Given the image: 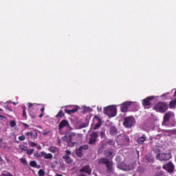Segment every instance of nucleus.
Instances as JSON below:
<instances>
[{"label":"nucleus","mask_w":176,"mask_h":176,"mask_svg":"<svg viewBox=\"0 0 176 176\" xmlns=\"http://www.w3.org/2000/svg\"><path fill=\"white\" fill-rule=\"evenodd\" d=\"M116 141L120 146H127L130 144V138L126 134H121L116 137Z\"/></svg>","instance_id":"f257e3e1"},{"label":"nucleus","mask_w":176,"mask_h":176,"mask_svg":"<svg viewBox=\"0 0 176 176\" xmlns=\"http://www.w3.org/2000/svg\"><path fill=\"white\" fill-rule=\"evenodd\" d=\"M103 112L105 115H107L109 118H115L116 113H118V110L116 107L111 105L104 107Z\"/></svg>","instance_id":"f03ea898"},{"label":"nucleus","mask_w":176,"mask_h":176,"mask_svg":"<svg viewBox=\"0 0 176 176\" xmlns=\"http://www.w3.org/2000/svg\"><path fill=\"white\" fill-rule=\"evenodd\" d=\"M100 164H105L107 170V173H113V162L108 160V158H100L98 161Z\"/></svg>","instance_id":"7ed1b4c3"},{"label":"nucleus","mask_w":176,"mask_h":176,"mask_svg":"<svg viewBox=\"0 0 176 176\" xmlns=\"http://www.w3.org/2000/svg\"><path fill=\"white\" fill-rule=\"evenodd\" d=\"M135 124V118L133 116L126 117L124 119L123 126L126 129H131Z\"/></svg>","instance_id":"20e7f679"},{"label":"nucleus","mask_w":176,"mask_h":176,"mask_svg":"<svg viewBox=\"0 0 176 176\" xmlns=\"http://www.w3.org/2000/svg\"><path fill=\"white\" fill-rule=\"evenodd\" d=\"M76 134L72 133L68 136H65L64 138V140L68 142L69 146H75V144H76Z\"/></svg>","instance_id":"39448f33"},{"label":"nucleus","mask_w":176,"mask_h":176,"mask_svg":"<svg viewBox=\"0 0 176 176\" xmlns=\"http://www.w3.org/2000/svg\"><path fill=\"white\" fill-rule=\"evenodd\" d=\"M154 109L158 112H166L168 109V106L165 102H159L157 104L155 105Z\"/></svg>","instance_id":"423d86ee"},{"label":"nucleus","mask_w":176,"mask_h":176,"mask_svg":"<svg viewBox=\"0 0 176 176\" xmlns=\"http://www.w3.org/2000/svg\"><path fill=\"white\" fill-rule=\"evenodd\" d=\"M156 159H157V160H160V162H167V160H170V159H171V153H166L157 154Z\"/></svg>","instance_id":"0eeeda50"},{"label":"nucleus","mask_w":176,"mask_h":176,"mask_svg":"<svg viewBox=\"0 0 176 176\" xmlns=\"http://www.w3.org/2000/svg\"><path fill=\"white\" fill-rule=\"evenodd\" d=\"M98 138V132L94 131L90 135V138L89 139L88 144L89 145H96V142H97V140Z\"/></svg>","instance_id":"6e6552de"},{"label":"nucleus","mask_w":176,"mask_h":176,"mask_svg":"<svg viewBox=\"0 0 176 176\" xmlns=\"http://www.w3.org/2000/svg\"><path fill=\"white\" fill-rule=\"evenodd\" d=\"M36 157H44V159H47V160H52L53 159V154L47 153L45 151H41V153H36L35 155Z\"/></svg>","instance_id":"1a4fd4ad"},{"label":"nucleus","mask_w":176,"mask_h":176,"mask_svg":"<svg viewBox=\"0 0 176 176\" xmlns=\"http://www.w3.org/2000/svg\"><path fill=\"white\" fill-rule=\"evenodd\" d=\"M94 122H96L94 127V130H98V129H100L101 126H102V122L101 121V118H100V116H94Z\"/></svg>","instance_id":"9d476101"},{"label":"nucleus","mask_w":176,"mask_h":176,"mask_svg":"<svg viewBox=\"0 0 176 176\" xmlns=\"http://www.w3.org/2000/svg\"><path fill=\"white\" fill-rule=\"evenodd\" d=\"M162 168L166 170V171H168V173H174V164L171 162H169L166 164L164 165Z\"/></svg>","instance_id":"9b49d317"},{"label":"nucleus","mask_w":176,"mask_h":176,"mask_svg":"<svg viewBox=\"0 0 176 176\" xmlns=\"http://www.w3.org/2000/svg\"><path fill=\"white\" fill-rule=\"evenodd\" d=\"M25 134L26 137H28V140H29V138H33V140H36V138H38V132H36V130L35 129L30 132H26Z\"/></svg>","instance_id":"f8f14e48"},{"label":"nucleus","mask_w":176,"mask_h":176,"mask_svg":"<svg viewBox=\"0 0 176 176\" xmlns=\"http://www.w3.org/2000/svg\"><path fill=\"white\" fill-rule=\"evenodd\" d=\"M133 104V102L126 101L124 103L121 104L120 105V111L121 112H127V110L129 109V107Z\"/></svg>","instance_id":"ddd939ff"},{"label":"nucleus","mask_w":176,"mask_h":176,"mask_svg":"<svg viewBox=\"0 0 176 176\" xmlns=\"http://www.w3.org/2000/svg\"><path fill=\"white\" fill-rule=\"evenodd\" d=\"M69 107L72 108V109H65V113H67L68 115L75 113V112H78V110L79 109V107L77 105L69 106Z\"/></svg>","instance_id":"4468645a"},{"label":"nucleus","mask_w":176,"mask_h":176,"mask_svg":"<svg viewBox=\"0 0 176 176\" xmlns=\"http://www.w3.org/2000/svg\"><path fill=\"white\" fill-rule=\"evenodd\" d=\"M79 173H85L88 175H91V168L89 165H85L80 169Z\"/></svg>","instance_id":"2eb2a0df"},{"label":"nucleus","mask_w":176,"mask_h":176,"mask_svg":"<svg viewBox=\"0 0 176 176\" xmlns=\"http://www.w3.org/2000/svg\"><path fill=\"white\" fill-rule=\"evenodd\" d=\"M173 116H174V113H173L171 111L167 112L164 116L163 123H168V122H170V118H173Z\"/></svg>","instance_id":"dca6fc26"},{"label":"nucleus","mask_w":176,"mask_h":176,"mask_svg":"<svg viewBox=\"0 0 176 176\" xmlns=\"http://www.w3.org/2000/svg\"><path fill=\"white\" fill-rule=\"evenodd\" d=\"M153 98H155V97L153 96H148L144 98L142 102V105L144 107H149V105H151V101H152Z\"/></svg>","instance_id":"f3484780"},{"label":"nucleus","mask_w":176,"mask_h":176,"mask_svg":"<svg viewBox=\"0 0 176 176\" xmlns=\"http://www.w3.org/2000/svg\"><path fill=\"white\" fill-rule=\"evenodd\" d=\"M69 122L67 120H63L58 124V129L62 130L64 127H69Z\"/></svg>","instance_id":"a211bd4d"},{"label":"nucleus","mask_w":176,"mask_h":176,"mask_svg":"<svg viewBox=\"0 0 176 176\" xmlns=\"http://www.w3.org/2000/svg\"><path fill=\"white\" fill-rule=\"evenodd\" d=\"M104 155L106 157H109L110 159H112L115 156V152L113 150H107L104 151Z\"/></svg>","instance_id":"6ab92c4d"},{"label":"nucleus","mask_w":176,"mask_h":176,"mask_svg":"<svg viewBox=\"0 0 176 176\" xmlns=\"http://www.w3.org/2000/svg\"><path fill=\"white\" fill-rule=\"evenodd\" d=\"M107 145H108V143L107 142H101L100 147L98 150V153H101V152H102V151H104V149L107 148Z\"/></svg>","instance_id":"aec40b11"},{"label":"nucleus","mask_w":176,"mask_h":176,"mask_svg":"<svg viewBox=\"0 0 176 176\" xmlns=\"http://www.w3.org/2000/svg\"><path fill=\"white\" fill-rule=\"evenodd\" d=\"M63 159L67 164H71L72 163V160L69 157V155H63Z\"/></svg>","instance_id":"412c9836"},{"label":"nucleus","mask_w":176,"mask_h":176,"mask_svg":"<svg viewBox=\"0 0 176 176\" xmlns=\"http://www.w3.org/2000/svg\"><path fill=\"white\" fill-rule=\"evenodd\" d=\"M109 133L111 135H116L118 134V129L114 126H111Z\"/></svg>","instance_id":"4be33fe9"},{"label":"nucleus","mask_w":176,"mask_h":176,"mask_svg":"<svg viewBox=\"0 0 176 176\" xmlns=\"http://www.w3.org/2000/svg\"><path fill=\"white\" fill-rule=\"evenodd\" d=\"M146 140V135L145 134H143L141 137H140L138 139V144H144L145 141Z\"/></svg>","instance_id":"5701e85b"},{"label":"nucleus","mask_w":176,"mask_h":176,"mask_svg":"<svg viewBox=\"0 0 176 176\" xmlns=\"http://www.w3.org/2000/svg\"><path fill=\"white\" fill-rule=\"evenodd\" d=\"M48 151H50V152H52V153H57V152H58V148H57L54 146H51L48 148Z\"/></svg>","instance_id":"b1692460"},{"label":"nucleus","mask_w":176,"mask_h":176,"mask_svg":"<svg viewBox=\"0 0 176 176\" xmlns=\"http://www.w3.org/2000/svg\"><path fill=\"white\" fill-rule=\"evenodd\" d=\"M76 155L78 157H82V156H83V151L79 147L78 149L76 151Z\"/></svg>","instance_id":"393cba45"},{"label":"nucleus","mask_w":176,"mask_h":176,"mask_svg":"<svg viewBox=\"0 0 176 176\" xmlns=\"http://www.w3.org/2000/svg\"><path fill=\"white\" fill-rule=\"evenodd\" d=\"M63 116H65V113H64V111H63V110H60L56 116V118H57V119H60L61 118H63Z\"/></svg>","instance_id":"a878e982"},{"label":"nucleus","mask_w":176,"mask_h":176,"mask_svg":"<svg viewBox=\"0 0 176 176\" xmlns=\"http://www.w3.org/2000/svg\"><path fill=\"white\" fill-rule=\"evenodd\" d=\"M153 151L155 153H157V155H162V153H160V152H162L160 147L156 146L155 147L153 148Z\"/></svg>","instance_id":"bb28decb"},{"label":"nucleus","mask_w":176,"mask_h":176,"mask_svg":"<svg viewBox=\"0 0 176 176\" xmlns=\"http://www.w3.org/2000/svg\"><path fill=\"white\" fill-rule=\"evenodd\" d=\"M107 142V145H109L110 146H115V140L113 139H109Z\"/></svg>","instance_id":"cd10ccee"},{"label":"nucleus","mask_w":176,"mask_h":176,"mask_svg":"<svg viewBox=\"0 0 176 176\" xmlns=\"http://www.w3.org/2000/svg\"><path fill=\"white\" fill-rule=\"evenodd\" d=\"M145 159L148 162H153V157H152V155H146L145 156Z\"/></svg>","instance_id":"c85d7f7f"},{"label":"nucleus","mask_w":176,"mask_h":176,"mask_svg":"<svg viewBox=\"0 0 176 176\" xmlns=\"http://www.w3.org/2000/svg\"><path fill=\"white\" fill-rule=\"evenodd\" d=\"M2 176H13L10 172H8L6 170H3L1 173Z\"/></svg>","instance_id":"c756f323"},{"label":"nucleus","mask_w":176,"mask_h":176,"mask_svg":"<svg viewBox=\"0 0 176 176\" xmlns=\"http://www.w3.org/2000/svg\"><path fill=\"white\" fill-rule=\"evenodd\" d=\"M19 149L21 152H24V151H27L28 149V147L24 145H19Z\"/></svg>","instance_id":"7c9ffc66"},{"label":"nucleus","mask_w":176,"mask_h":176,"mask_svg":"<svg viewBox=\"0 0 176 176\" xmlns=\"http://www.w3.org/2000/svg\"><path fill=\"white\" fill-rule=\"evenodd\" d=\"M81 151H87V149H89V145L85 144V145H82L81 146L79 147Z\"/></svg>","instance_id":"2f4dec72"},{"label":"nucleus","mask_w":176,"mask_h":176,"mask_svg":"<svg viewBox=\"0 0 176 176\" xmlns=\"http://www.w3.org/2000/svg\"><path fill=\"white\" fill-rule=\"evenodd\" d=\"M22 109H23L22 116H23V118H24V119H25L27 118V112L25 111V107H22Z\"/></svg>","instance_id":"473e14b6"},{"label":"nucleus","mask_w":176,"mask_h":176,"mask_svg":"<svg viewBox=\"0 0 176 176\" xmlns=\"http://www.w3.org/2000/svg\"><path fill=\"white\" fill-rule=\"evenodd\" d=\"M85 127H87V124L81 123L79 124V129H85Z\"/></svg>","instance_id":"72a5a7b5"},{"label":"nucleus","mask_w":176,"mask_h":176,"mask_svg":"<svg viewBox=\"0 0 176 176\" xmlns=\"http://www.w3.org/2000/svg\"><path fill=\"white\" fill-rule=\"evenodd\" d=\"M27 151H26V153H27V155H32V153H34V148H32V149H28V150H26Z\"/></svg>","instance_id":"f704fd0d"},{"label":"nucleus","mask_w":176,"mask_h":176,"mask_svg":"<svg viewBox=\"0 0 176 176\" xmlns=\"http://www.w3.org/2000/svg\"><path fill=\"white\" fill-rule=\"evenodd\" d=\"M30 167H36V162L35 161H32L30 162Z\"/></svg>","instance_id":"c9c22d12"},{"label":"nucleus","mask_w":176,"mask_h":176,"mask_svg":"<svg viewBox=\"0 0 176 176\" xmlns=\"http://www.w3.org/2000/svg\"><path fill=\"white\" fill-rule=\"evenodd\" d=\"M38 175L39 176H44L45 175V172L43 171V169H40L38 172Z\"/></svg>","instance_id":"e433bc0d"},{"label":"nucleus","mask_w":176,"mask_h":176,"mask_svg":"<svg viewBox=\"0 0 176 176\" xmlns=\"http://www.w3.org/2000/svg\"><path fill=\"white\" fill-rule=\"evenodd\" d=\"M30 146H32V148H35L36 146V143L33 142H28Z\"/></svg>","instance_id":"4c0bfd02"},{"label":"nucleus","mask_w":176,"mask_h":176,"mask_svg":"<svg viewBox=\"0 0 176 176\" xmlns=\"http://www.w3.org/2000/svg\"><path fill=\"white\" fill-rule=\"evenodd\" d=\"M16 121H14V120L10 121V127H14V126H16Z\"/></svg>","instance_id":"58836bf2"},{"label":"nucleus","mask_w":176,"mask_h":176,"mask_svg":"<svg viewBox=\"0 0 176 176\" xmlns=\"http://www.w3.org/2000/svg\"><path fill=\"white\" fill-rule=\"evenodd\" d=\"M18 140H19V141H24L25 140V136L22 135L18 138Z\"/></svg>","instance_id":"ea45409f"},{"label":"nucleus","mask_w":176,"mask_h":176,"mask_svg":"<svg viewBox=\"0 0 176 176\" xmlns=\"http://www.w3.org/2000/svg\"><path fill=\"white\" fill-rule=\"evenodd\" d=\"M175 106V102L174 101H171V102H169L170 108H173Z\"/></svg>","instance_id":"a19ab883"},{"label":"nucleus","mask_w":176,"mask_h":176,"mask_svg":"<svg viewBox=\"0 0 176 176\" xmlns=\"http://www.w3.org/2000/svg\"><path fill=\"white\" fill-rule=\"evenodd\" d=\"M155 176H166V175H164V172L161 171L157 173Z\"/></svg>","instance_id":"79ce46f5"},{"label":"nucleus","mask_w":176,"mask_h":176,"mask_svg":"<svg viewBox=\"0 0 176 176\" xmlns=\"http://www.w3.org/2000/svg\"><path fill=\"white\" fill-rule=\"evenodd\" d=\"M20 162L23 163V164H25L27 163V160H25V158H21Z\"/></svg>","instance_id":"37998d69"},{"label":"nucleus","mask_w":176,"mask_h":176,"mask_svg":"<svg viewBox=\"0 0 176 176\" xmlns=\"http://www.w3.org/2000/svg\"><path fill=\"white\" fill-rule=\"evenodd\" d=\"M30 116L32 118H33V119L35 118V116H36L35 113H32L31 111H30Z\"/></svg>","instance_id":"c03bdc74"},{"label":"nucleus","mask_w":176,"mask_h":176,"mask_svg":"<svg viewBox=\"0 0 176 176\" xmlns=\"http://www.w3.org/2000/svg\"><path fill=\"white\" fill-rule=\"evenodd\" d=\"M23 126H24V129H27V127H30V125L26 123H22Z\"/></svg>","instance_id":"a18cd8bd"},{"label":"nucleus","mask_w":176,"mask_h":176,"mask_svg":"<svg viewBox=\"0 0 176 176\" xmlns=\"http://www.w3.org/2000/svg\"><path fill=\"white\" fill-rule=\"evenodd\" d=\"M100 137L102 138L103 137H105V132L101 131L100 132Z\"/></svg>","instance_id":"49530a36"},{"label":"nucleus","mask_w":176,"mask_h":176,"mask_svg":"<svg viewBox=\"0 0 176 176\" xmlns=\"http://www.w3.org/2000/svg\"><path fill=\"white\" fill-rule=\"evenodd\" d=\"M65 152H66V155L67 156H69V155H71V153H72L71 151H69V150H67Z\"/></svg>","instance_id":"de8ad7c7"},{"label":"nucleus","mask_w":176,"mask_h":176,"mask_svg":"<svg viewBox=\"0 0 176 176\" xmlns=\"http://www.w3.org/2000/svg\"><path fill=\"white\" fill-rule=\"evenodd\" d=\"M32 107H34V104L28 103V108H32Z\"/></svg>","instance_id":"09e8293b"},{"label":"nucleus","mask_w":176,"mask_h":176,"mask_svg":"<svg viewBox=\"0 0 176 176\" xmlns=\"http://www.w3.org/2000/svg\"><path fill=\"white\" fill-rule=\"evenodd\" d=\"M49 133H50V131H44L43 133V135H47V134H49Z\"/></svg>","instance_id":"8fccbe9b"},{"label":"nucleus","mask_w":176,"mask_h":176,"mask_svg":"<svg viewBox=\"0 0 176 176\" xmlns=\"http://www.w3.org/2000/svg\"><path fill=\"white\" fill-rule=\"evenodd\" d=\"M0 118H1V120H3V119H6V117H5L1 114H0Z\"/></svg>","instance_id":"3c124183"},{"label":"nucleus","mask_w":176,"mask_h":176,"mask_svg":"<svg viewBox=\"0 0 176 176\" xmlns=\"http://www.w3.org/2000/svg\"><path fill=\"white\" fill-rule=\"evenodd\" d=\"M36 148H37L38 149H41V145H38V144H36Z\"/></svg>","instance_id":"603ef678"},{"label":"nucleus","mask_w":176,"mask_h":176,"mask_svg":"<svg viewBox=\"0 0 176 176\" xmlns=\"http://www.w3.org/2000/svg\"><path fill=\"white\" fill-rule=\"evenodd\" d=\"M38 118H43V113H41L39 115Z\"/></svg>","instance_id":"864d4df0"},{"label":"nucleus","mask_w":176,"mask_h":176,"mask_svg":"<svg viewBox=\"0 0 176 176\" xmlns=\"http://www.w3.org/2000/svg\"><path fill=\"white\" fill-rule=\"evenodd\" d=\"M35 168H41V165H38V164H36V167H35Z\"/></svg>","instance_id":"5fc2aeb1"},{"label":"nucleus","mask_w":176,"mask_h":176,"mask_svg":"<svg viewBox=\"0 0 176 176\" xmlns=\"http://www.w3.org/2000/svg\"><path fill=\"white\" fill-rule=\"evenodd\" d=\"M41 112L43 113L45 111V107L41 109Z\"/></svg>","instance_id":"6e6d98bb"},{"label":"nucleus","mask_w":176,"mask_h":176,"mask_svg":"<svg viewBox=\"0 0 176 176\" xmlns=\"http://www.w3.org/2000/svg\"><path fill=\"white\" fill-rule=\"evenodd\" d=\"M2 112H3V110L0 108V113H2Z\"/></svg>","instance_id":"4d7b16f0"},{"label":"nucleus","mask_w":176,"mask_h":176,"mask_svg":"<svg viewBox=\"0 0 176 176\" xmlns=\"http://www.w3.org/2000/svg\"><path fill=\"white\" fill-rule=\"evenodd\" d=\"M5 108L6 109H9V106H6Z\"/></svg>","instance_id":"13d9d810"},{"label":"nucleus","mask_w":176,"mask_h":176,"mask_svg":"<svg viewBox=\"0 0 176 176\" xmlns=\"http://www.w3.org/2000/svg\"><path fill=\"white\" fill-rule=\"evenodd\" d=\"M3 142V139H0V143Z\"/></svg>","instance_id":"bf43d9fd"},{"label":"nucleus","mask_w":176,"mask_h":176,"mask_svg":"<svg viewBox=\"0 0 176 176\" xmlns=\"http://www.w3.org/2000/svg\"><path fill=\"white\" fill-rule=\"evenodd\" d=\"M57 141H58V144L60 145V139H58Z\"/></svg>","instance_id":"052dcab7"},{"label":"nucleus","mask_w":176,"mask_h":176,"mask_svg":"<svg viewBox=\"0 0 176 176\" xmlns=\"http://www.w3.org/2000/svg\"><path fill=\"white\" fill-rule=\"evenodd\" d=\"M56 176H63V175H56Z\"/></svg>","instance_id":"680f3d73"}]
</instances>
